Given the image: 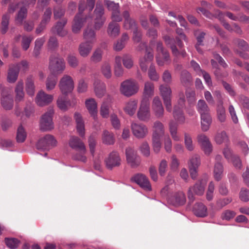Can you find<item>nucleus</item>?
Returning <instances> with one entry per match:
<instances>
[{"label":"nucleus","instance_id":"nucleus-1","mask_svg":"<svg viewBox=\"0 0 249 249\" xmlns=\"http://www.w3.org/2000/svg\"><path fill=\"white\" fill-rule=\"evenodd\" d=\"M95 0H87L86 3L81 0L79 4V12L74 17L72 25V31L74 33H78L85 23L88 26L91 24V17L86 14V11H91L94 6Z\"/></svg>","mask_w":249,"mask_h":249},{"label":"nucleus","instance_id":"nucleus-2","mask_svg":"<svg viewBox=\"0 0 249 249\" xmlns=\"http://www.w3.org/2000/svg\"><path fill=\"white\" fill-rule=\"evenodd\" d=\"M69 145L72 149H76L80 152L74 155L73 157V159L85 162L87 160V158L85 155L86 149L82 141L77 137L72 136L69 141Z\"/></svg>","mask_w":249,"mask_h":249},{"label":"nucleus","instance_id":"nucleus-3","mask_svg":"<svg viewBox=\"0 0 249 249\" xmlns=\"http://www.w3.org/2000/svg\"><path fill=\"white\" fill-rule=\"evenodd\" d=\"M138 82L132 79L123 82L120 86V92L125 96L129 97L136 94L139 90Z\"/></svg>","mask_w":249,"mask_h":249},{"label":"nucleus","instance_id":"nucleus-4","mask_svg":"<svg viewBox=\"0 0 249 249\" xmlns=\"http://www.w3.org/2000/svg\"><path fill=\"white\" fill-rule=\"evenodd\" d=\"M54 109L53 107L48 108L47 111L43 114L40 120V128L42 131H50L53 129L54 124L53 117Z\"/></svg>","mask_w":249,"mask_h":249},{"label":"nucleus","instance_id":"nucleus-5","mask_svg":"<svg viewBox=\"0 0 249 249\" xmlns=\"http://www.w3.org/2000/svg\"><path fill=\"white\" fill-rule=\"evenodd\" d=\"M178 98L177 105L174 107L173 116L178 124H183L185 120L182 110L185 104V97L183 92L178 94Z\"/></svg>","mask_w":249,"mask_h":249},{"label":"nucleus","instance_id":"nucleus-6","mask_svg":"<svg viewBox=\"0 0 249 249\" xmlns=\"http://www.w3.org/2000/svg\"><path fill=\"white\" fill-rule=\"evenodd\" d=\"M65 69L64 60L57 56H51L49 69L52 75H57L62 73Z\"/></svg>","mask_w":249,"mask_h":249},{"label":"nucleus","instance_id":"nucleus-7","mask_svg":"<svg viewBox=\"0 0 249 249\" xmlns=\"http://www.w3.org/2000/svg\"><path fill=\"white\" fill-rule=\"evenodd\" d=\"M58 87L62 94L67 95L74 88V80L71 76L64 74L59 80Z\"/></svg>","mask_w":249,"mask_h":249},{"label":"nucleus","instance_id":"nucleus-8","mask_svg":"<svg viewBox=\"0 0 249 249\" xmlns=\"http://www.w3.org/2000/svg\"><path fill=\"white\" fill-rule=\"evenodd\" d=\"M160 95L162 97L166 109L168 112L172 111V89L167 85L161 84L159 87Z\"/></svg>","mask_w":249,"mask_h":249},{"label":"nucleus","instance_id":"nucleus-9","mask_svg":"<svg viewBox=\"0 0 249 249\" xmlns=\"http://www.w3.org/2000/svg\"><path fill=\"white\" fill-rule=\"evenodd\" d=\"M207 182V180L206 179H201L196 182L193 186L189 188L188 194L190 200L193 201L195 200L193 193L198 196L203 195Z\"/></svg>","mask_w":249,"mask_h":249},{"label":"nucleus","instance_id":"nucleus-10","mask_svg":"<svg viewBox=\"0 0 249 249\" xmlns=\"http://www.w3.org/2000/svg\"><path fill=\"white\" fill-rule=\"evenodd\" d=\"M158 65L162 66L168 64L170 62V56L168 53L164 49L162 44L159 42L157 44V54L156 56Z\"/></svg>","mask_w":249,"mask_h":249},{"label":"nucleus","instance_id":"nucleus-11","mask_svg":"<svg viewBox=\"0 0 249 249\" xmlns=\"http://www.w3.org/2000/svg\"><path fill=\"white\" fill-rule=\"evenodd\" d=\"M149 106L148 99L146 98L143 99L137 113V116L139 120L142 121H148L150 119Z\"/></svg>","mask_w":249,"mask_h":249},{"label":"nucleus","instance_id":"nucleus-12","mask_svg":"<svg viewBox=\"0 0 249 249\" xmlns=\"http://www.w3.org/2000/svg\"><path fill=\"white\" fill-rule=\"evenodd\" d=\"M56 143L57 141L53 136L46 135L39 140L36 147L38 149L48 150L55 146Z\"/></svg>","mask_w":249,"mask_h":249},{"label":"nucleus","instance_id":"nucleus-13","mask_svg":"<svg viewBox=\"0 0 249 249\" xmlns=\"http://www.w3.org/2000/svg\"><path fill=\"white\" fill-rule=\"evenodd\" d=\"M53 100V96L46 93L43 90H39L36 97L35 102L39 107H44L51 104Z\"/></svg>","mask_w":249,"mask_h":249},{"label":"nucleus","instance_id":"nucleus-14","mask_svg":"<svg viewBox=\"0 0 249 249\" xmlns=\"http://www.w3.org/2000/svg\"><path fill=\"white\" fill-rule=\"evenodd\" d=\"M126 160L128 163L133 168L138 166L140 164V159L137 152L131 147L127 148L125 151Z\"/></svg>","mask_w":249,"mask_h":249},{"label":"nucleus","instance_id":"nucleus-15","mask_svg":"<svg viewBox=\"0 0 249 249\" xmlns=\"http://www.w3.org/2000/svg\"><path fill=\"white\" fill-rule=\"evenodd\" d=\"M197 140L204 153L209 155L212 151L213 146L208 137L204 134H200L197 136Z\"/></svg>","mask_w":249,"mask_h":249},{"label":"nucleus","instance_id":"nucleus-16","mask_svg":"<svg viewBox=\"0 0 249 249\" xmlns=\"http://www.w3.org/2000/svg\"><path fill=\"white\" fill-rule=\"evenodd\" d=\"M132 180L145 190L151 191L152 190L148 178L143 174H138L133 176Z\"/></svg>","mask_w":249,"mask_h":249},{"label":"nucleus","instance_id":"nucleus-17","mask_svg":"<svg viewBox=\"0 0 249 249\" xmlns=\"http://www.w3.org/2000/svg\"><path fill=\"white\" fill-rule=\"evenodd\" d=\"M1 105L6 110H10L13 107V99L11 95L8 93L7 89L2 88Z\"/></svg>","mask_w":249,"mask_h":249},{"label":"nucleus","instance_id":"nucleus-18","mask_svg":"<svg viewBox=\"0 0 249 249\" xmlns=\"http://www.w3.org/2000/svg\"><path fill=\"white\" fill-rule=\"evenodd\" d=\"M131 129L133 135L138 138H143L148 133L147 127L143 124L133 123L131 124Z\"/></svg>","mask_w":249,"mask_h":249},{"label":"nucleus","instance_id":"nucleus-19","mask_svg":"<svg viewBox=\"0 0 249 249\" xmlns=\"http://www.w3.org/2000/svg\"><path fill=\"white\" fill-rule=\"evenodd\" d=\"M106 165L109 169H112L121 164V158L119 154L116 152H111L105 160Z\"/></svg>","mask_w":249,"mask_h":249},{"label":"nucleus","instance_id":"nucleus-20","mask_svg":"<svg viewBox=\"0 0 249 249\" xmlns=\"http://www.w3.org/2000/svg\"><path fill=\"white\" fill-rule=\"evenodd\" d=\"M152 109L157 118H160L163 116L164 109L161 102L158 96H156L153 98Z\"/></svg>","mask_w":249,"mask_h":249},{"label":"nucleus","instance_id":"nucleus-21","mask_svg":"<svg viewBox=\"0 0 249 249\" xmlns=\"http://www.w3.org/2000/svg\"><path fill=\"white\" fill-rule=\"evenodd\" d=\"M168 201L176 206L183 205L186 202L185 194L182 192H178L168 198Z\"/></svg>","mask_w":249,"mask_h":249},{"label":"nucleus","instance_id":"nucleus-22","mask_svg":"<svg viewBox=\"0 0 249 249\" xmlns=\"http://www.w3.org/2000/svg\"><path fill=\"white\" fill-rule=\"evenodd\" d=\"M85 105L87 109L93 119H97V104L93 98H89L86 100Z\"/></svg>","mask_w":249,"mask_h":249},{"label":"nucleus","instance_id":"nucleus-23","mask_svg":"<svg viewBox=\"0 0 249 249\" xmlns=\"http://www.w3.org/2000/svg\"><path fill=\"white\" fill-rule=\"evenodd\" d=\"M163 39L166 44L171 49L172 53L174 55L178 56L180 53L183 57L186 55V52L184 51H182L180 53L178 51L175 45V40L173 38H171L170 36H166L163 37Z\"/></svg>","mask_w":249,"mask_h":249},{"label":"nucleus","instance_id":"nucleus-24","mask_svg":"<svg viewBox=\"0 0 249 249\" xmlns=\"http://www.w3.org/2000/svg\"><path fill=\"white\" fill-rule=\"evenodd\" d=\"M194 214L197 217H205L208 215L207 207L202 203H196L193 209Z\"/></svg>","mask_w":249,"mask_h":249},{"label":"nucleus","instance_id":"nucleus-25","mask_svg":"<svg viewBox=\"0 0 249 249\" xmlns=\"http://www.w3.org/2000/svg\"><path fill=\"white\" fill-rule=\"evenodd\" d=\"M24 83L23 80H19L15 88V101L17 103L23 101L25 93L23 90Z\"/></svg>","mask_w":249,"mask_h":249},{"label":"nucleus","instance_id":"nucleus-26","mask_svg":"<svg viewBox=\"0 0 249 249\" xmlns=\"http://www.w3.org/2000/svg\"><path fill=\"white\" fill-rule=\"evenodd\" d=\"M74 119L76 124V130L80 136H85V124L82 117L79 113H75Z\"/></svg>","mask_w":249,"mask_h":249},{"label":"nucleus","instance_id":"nucleus-27","mask_svg":"<svg viewBox=\"0 0 249 249\" xmlns=\"http://www.w3.org/2000/svg\"><path fill=\"white\" fill-rule=\"evenodd\" d=\"M153 59V54L150 52L146 50L145 55L140 60V65L142 70L145 72L147 70V67L150 62Z\"/></svg>","mask_w":249,"mask_h":249},{"label":"nucleus","instance_id":"nucleus-28","mask_svg":"<svg viewBox=\"0 0 249 249\" xmlns=\"http://www.w3.org/2000/svg\"><path fill=\"white\" fill-rule=\"evenodd\" d=\"M93 46V44L88 42H83L81 43L78 48L80 55L83 57H87L90 53Z\"/></svg>","mask_w":249,"mask_h":249},{"label":"nucleus","instance_id":"nucleus-29","mask_svg":"<svg viewBox=\"0 0 249 249\" xmlns=\"http://www.w3.org/2000/svg\"><path fill=\"white\" fill-rule=\"evenodd\" d=\"M67 20L65 19L57 22L56 24L52 29V31L56 32L60 36H64L67 34V31L63 29L67 23Z\"/></svg>","mask_w":249,"mask_h":249},{"label":"nucleus","instance_id":"nucleus-30","mask_svg":"<svg viewBox=\"0 0 249 249\" xmlns=\"http://www.w3.org/2000/svg\"><path fill=\"white\" fill-rule=\"evenodd\" d=\"M196 109L200 114V116H205L210 114V110L205 101L199 100L196 105Z\"/></svg>","mask_w":249,"mask_h":249},{"label":"nucleus","instance_id":"nucleus-31","mask_svg":"<svg viewBox=\"0 0 249 249\" xmlns=\"http://www.w3.org/2000/svg\"><path fill=\"white\" fill-rule=\"evenodd\" d=\"M56 104L58 107L63 111L67 110L70 107H71L70 101H68L65 96L60 95L58 96Z\"/></svg>","mask_w":249,"mask_h":249},{"label":"nucleus","instance_id":"nucleus-32","mask_svg":"<svg viewBox=\"0 0 249 249\" xmlns=\"http://www.w3.org/2000/svg\"><path fill=\"white\" fill-rule=\"evenodd\" d=\"M137 108V102L135 100H130L126 102L124 107V111L130 116L133 115Z\"/></svg>","mask_w":249,"mask_h":249},{"label":"nucleus","instance_id":"nucleus-33","mask_svg":"<svg viewBox=\"0 0 249 249\" xmlns=\"http://www.w3.org/2000/svg\"><path fill=\"white\" fill-rule=\"evenodd\" d=\"M124 18V27L125 29H135L136 24L134 20L130 18L129 13L127 11H124L123 13Z\"/></svg>","mask_w":249,"mask_h":249},{"label":"nucleus","instance_id":"nucleus-34","mask_svg":"<svg viewBox=\"0 0 249 249\" xmlns=\"http://www.w3.org/2000/svg\"><path fill=\"white\" fill-rule=\"evenodd\" d=\"M19 71L14 65L9 66L7 73V81L11 83H15L18 79Z\"/></svg>","mask_w":249,"mask_h":249},{"label":"nucleus","instance_id":"nucleus-35","mask_svg":"<svg viewBox=\"0 0 249 249\" xmlns=\"http://www.w3.org/2000/svg\"><path fill=\"white\" fill-rule=\"evenodd\" d=\"M94 91L96 95L101 98L106 92V85L104 83L100 80H96L94 83Z\"/></svg>","mask_w":249,"mask_h":249},{"label":"nucleus","instance_id":"nucleus-36","mask_svg":"<svg viewBox=\"0 0 249 249\" xmlns=\"http://www.w3.org/2000/svg\"><path fill=\"white\" fill-rule=\"evenodd\" d=\"M25 89L27 93L31 96L34 95L35 93V86L34 79L32 76L27 77L25 81Z\"/></svg>","mask_w":249,"mask_h":249},{"label":"nucleus","instance_id":"nucleus-37","mask_svg":"<svg viewBox=\"0 0 249 249\" xmlns=\"http://www.w3.org/2000/svg\"><path fill=\"white\" fill-rule=\"evenodd\" d=\"M83 37L86 42L94 44L96 41V34L94 30L89 27L85 29L83 33Z\"/></svg>","mask_w":249,"mask_h":249},{"label":"nucleus","instance_id":"nucleus-38","mask_svg":"<svg viewBox=\"0 0 249 249\" xmlns=\"http://www.w3.org/2000/svg\"><path fill=\"white\" fill-rule=\"evenodd\" d=\"M201 129L202 131L206 132L210 128L212 123V118L211 114L200 116Z\"/></svg>","mask_w":249,"mask_h":249},{"label":"nucleus","instance_id":"nucleus-39","mask_svg":"<svg viewBox=\"0 0 249 249\" xmlns=\"http://www.w3.org/2000/svg\"><path fill=\"white\" fill-rule=\"evenodd\" d=\"M216 114L218 121L221 123L224 122L226 119V114L223 102L221 100L218 102L216 108Z\"/></svg>","mask_w":249,"mask_h":249},{"label":"nucleus","instance_id":"nucleus-40","mask_svg":"<svg viewBox=\"0 0 249 249\" xmlns=\"http://www.w3.org/2000/svg\"><path fill=\"white\" fill-rule=\"evenodd\" d=\"M108 35L113 37L117 36L120 33V26L118 23L113 21L110 22L107 30Z\"/></svg>","mask_w":249,"mask_h":249},{"label":"nucleus","instance_id":"nucleus-41","mask_svg":"<svg viewBox=\"0 0 249 249\" xmlns=\"http://www.w3.org/2000/svg\"><path fill=\"white\" fill-rule=\"evenodd\" d=\"M128 39V36L126 34H124L121 38L114 43L113 45L114 50L116 51H121L124 47Z\"/></svg>","mask_w":249,"mask_h":249},{"label":"nucleus","instance_id":"nucleus-42","mask_svg":"<svg viewBox=\"0 0 249 249\" xmlns=\"http://www.w3.org/2000/svg\"><path fill=\"white\" fill-rule=\"evenodd\" d=\"M164 134V127L160 121H156L153 125V136L161 137Z\"/></svg>","mask_w":249,"mask_h":249},{"label":"nucleus","instance_id":"nucleus-43","mask_svg":"<svg viewBox=\"0 0 249 249\" xmlns=\"http://www.w3.org/2000/svg\"><path fill=\"white\" fill-rule=\"evenodd\" d=\"M57 82L56 75L51 74L49 75L45 82L46 89L47 91H51L54 89Z\"/></svg>","mask_w":249,"mask_h":249},{"label":"nucleus","instance_id":"nucleus-44","mask_svg":"<svg viewBox=\"0 0 249 249\" xmlns=\"http://www.w3.org/2000/svg\"><path fill=\"white\" fill-rule=\"evenodd\" d=\"M155 87L153 83L147 81L144 84L143 95L145 97H150L154 94Z\"/></svg>","mask_w":249,"mask_h":249},{"label":"nucleus","instance_id":"nucleus-45","mask_svg":"<svg viewBox=\"0 0 249 249\" xmlns=\"http://www.w3.org/2000/svg\"><path fill=\"white\" fill-rule=\"evenodd\" d=\"M178 124L174 122L171 121L169 123V131L170 134L173 139L175 141H179L180 137L178 135Z\"/></svg>","mask_w":249,"mask_h":249},{"label":"nucleus","instance_id":"nucleus-46","mask_svg":"<svg viewBox=\"0 0 249 249\" xmlns=\"http://www.w3.org/2000/svg\"><path fill=\"white\" fill-rule=\"evenodd\" d=\"M214 141L218 144L226 143L229 141V138L226 133L222 131L216 134L214 137Z\"/></svg>","mask_w":249,"mask_h":249},{"label":"nucleus","instance_id":"nucleus-47","mask_svg":"<svg viewBox=\"0 0 249 249\" xmlns=\"http://www.w3.org/2000/svg\"><path fill=\"white\" fill-rule=\"evenodd\" d=\"M223 168L220 163H216L214 165L213 169V177L214 179L217 180H220L223 176Z\"/></svg>","mask_w":249,"mask_h":249},{"label":"nucleus","instance_id":"nucleus-48","mask_svg":"<svg viewBox=\"0 0 249 249\" xmlns=\"http://www.w3.org/2000/svg\"><path fill=\"white\" fill-rule=\"evenodd\" d=\"M176 33L179 36V38H176L178 45L179 48H182L183 46V44L181 39H182L185 42H187L188 38L184 33L183 29L177 27L176 30Z\"/></svg>","mask_w":249,"mask_h":249},{"label":"nucleus","instance_id":"nucleus-49","mask_svg":"<svg viewBox=\"0 0 249 249\" xmlns=\"http://www.w3.org/2000/svg\"><path fill=\"white\" fill-rule=\"evenodd\" d=\"M201 5L202 7H199V8L197 9V12H201L206 17L209 18H212L213 16L208 11L205 9V8L208 9H211L212 5L210 3H208L205 1H201Z\"/></svg>","mask_w":249,"mask_h":249},{"label":"nucleus","instance_id":"nucleus-50","mask_svg":"<svg viewBox=\"0 0 249 249\" xmlns=\"http://www.w3.org/2000/svg\"><path fill=\"white\" fill-rule=\"evenodd\" d=\"M102 141L103 143L106 144H113L114 142L113 134L107 130H104L102 136Z\"/></svg>","mask_w":249,"mask_h":249},{"label":"nucleus","instance_id":"nucleus-51","mask_svg":"<svg viewBox=\"0 0 249 249\" xmlns=\"http://www.w3.org/2000/svg\"><path fill=\"white\" fill-rule=\"evenodd\" d=\"M33 39V37L31 35H23L21 39V47L24 51H27Z\"/></svg>","mask_w":249,"mask_h":249},{"label":"nucleus","instance_id":"nucleus-52","mask_svg":"<svg viewBox=\"0 0 249 249\" xmlns=\"http://www.w3.org/2000/svg\"><path fill=\"white\" fill-rule=\"evenodd\" d=\"M10 19V15L6 13L3 15L1 23V33L2 34H5L8 29L9 21Z\"/></svg>","mask_w":249,"mask_h":249},{"label":"nucleus","instance_id":"nucleus-53","mask_svg":"<svg viewBox=\"0 0 249 249\" xmlns=\"http://www.w3.org/2000/svg\"><path fill=\"white\" fill-rule=\"evenodd\" d=\"M27 137V133L22 126H19L17 130L16 140L18 142H23Z\"/></svg>","mask_w":249,"mask_h":249},{"label":"nucleus","instance_id":"nucleus-54","mask_svg":"<svg viewBox=\"0 0 249 249\" xmlns=\"http://www.w3.org/2000/svg\"><path fill=\"white\" fill-rule=\"evenodd\" d=\"M200 164V159L199 156L195 155L193 156L188 162L189 168H198Z\"/></svg>","mask_w":249,"mask_h":249},{"label":"nucleus","instance_id":"nucleus-55","mask_svg":"<svg viewBox=\"0 0 249 249\" xmlns=\"http://www.w3.org/2000/svg\"><path fill=\"white\" fill-rule=\"evenodd\" d=\"M101 72L107 79H109L112 76L111 66L108 62H105L101 68Z\"/></svg>","mask_w":249,"mask_h":249},{"label":"nucleus","instance_id":"nucleus-56","mask_svg":"<svg viewBox=\"0 0 249 249\" xmlns=\"http://www.w3.org/2000/svg\"><path fill=\"white\" fill-rule=\"evenodd\" d=\"M5 243L8 248L14 249L18 248L20 241L16 238H5Z\"/></svg>","mask_w":249,"mask_h":249},{"label":"nucleus","instance_id":"nucleus-57","mask_svg":"<svg viewBox=\"0 0 249 249\" xmlns=\"http://www.w3.org/2000/svg\"><path fill=\"white\" fill-rule=\"evenodd\" d=\"M122 61L124 67L128 69H131L134 64L133 58L129 54H124Z\"/></svg>","mask_w":249,"mask_h":249},{"label":"nucleus","instance_id":"nucleus-58","mask_svg":"<svg viewBox=\"0 0 249 249\" xmlns=\"http://www.w3.org/2000/svg\"><path fill=\"white\" fill-rule=\"evenodd\" d=\"M105 5L107 6V9L111 12V13L119 11L120 10V5L118 3L109 0H104Z\"/></svg>","mask_w":249,"mask_h":249},{"label":"nucleus","instance_id":"nucleus-59","mask_svg":"<svg viewBox=\"0 0 249 249\" xmlns=\"http://www.w3.org/2000/svg\"><path fill=\"white\" fill-rule=\"evenodd\" d=\"M184 144L188 150L192 151L194 150V145L193 143L192 137L187 133H184Z\"/></svg>","mask_w":249,"mask_h":249},{"label":"nucleus","instance_id":"nucleus-60","mask_svg":"<svg viewBox=\"0 0 249 249\" xmlns=\"http://www.w3.org/2000/svg\"><path fill=\"white\" fill-rule=\"evenodd\" d=\"M27 16V9L24 7L20 8L16 18V21L17 24H21L23 20L26 18Z\"/></svg>","mask_w":249,"mask_h":249},{"label":"nucleus","instance_id":"nucleus-61","mask_svg":"<svg viewBox=\"0 0 249 249\" xmlns=\"http://www.w3.org/2000/svg\"><path fill=\"white\" fill-rule=\"evenodd\" d=\"M103 51L101 49H96L93 53L91 57L90 61L94 63L100 62L102 58Z\"/></svg>","mask_w":249,"mask_h":249},{"label":"nucleus","instance_id":"nucleus-62","mask_svg":"<svg viewBox=\"0 0 249 249\" xmlns=\"http://www.w3.org/2000/svg\"><path fill=\"white\" fill-rule=\"evenodd\" d=\"M94 13L96 18H105L103 17L104 14V8L101 2H97Z\"/></svg>","mask_w":249,"mask_h":249},{"label":"nucleus","instance_id":"nucleus-63","mask_svg":"<svg viewBox=\"0 0 249 249\" xmlns=\"http://www.w3.org/2000/svg\"><path fill=\"white\" fill-rule=\"evenodd\" d=\"M110 105L107 102H103L100 107V114L103 118H107L109 114Z\"/></svg>","mask_w":249,"mask_h":249},{"label":"nucleus","instance_id":"nucleus-64","mask_svg":"<svg viewBox=\"0 0 249 249\" xmlns=\"http://www.w3.org/2000/svg\"><path fill=\"white\" fill-rule=\"evenodd\" d=\"M148 77L150 80L153 81H157L159 80L160 76L157 72L155 67L151 65L150 66L148 72Z\"/></svg>","mask_w":249,"mask_h":249}]
</instances>
